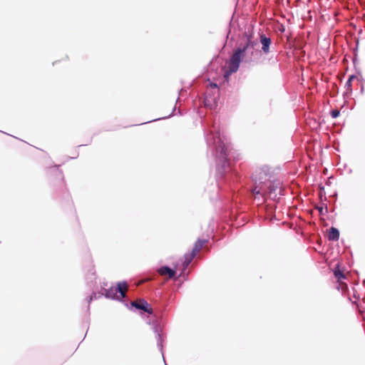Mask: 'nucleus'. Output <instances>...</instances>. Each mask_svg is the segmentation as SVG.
<instances>
[{"label":"nucleus","mask_w":365,"mask_h":365,"mask_svg":"<svg viewBox=\"0 0 365 365\" xmlns=\"http://www.w3.org/2000/svg\"><path fill=\"white\" fill-rule=\"evenodd\" d=\"M344 87L346 90V93H351L352 89H351V83L350 82V80H347L346 82L345 83V85H344Z\"/></svg>","instance_id":"obj_13"},{"label":"nucleus","mask_w":365,"mask_h":365,"mask_svg":"<svg viewBox=\"0 0 365 365\" xmlns=\"http://www.w3.org/2000/svg\"><path fill=\"white\" fill-rule=\"evenodd\" d=\"M210 86L212 88H217V85L216 83H210Z\"/></svg>","instance_id":"obj_17"},{"label":"nucleus","mask_w":365,"mask_h":365,"mask_svg":"<svg viewBox=\"0 0 365 365\" xmlns=\"http://www.w3.org/2000/svg\"><path fill=\"white\" fill-rule=\"evenodd\" d=\"M207 241L206 240H200L198 239L192 248V252L195 253V255H197L200 250L202 249V246L207 242Z\"/></svg>","instance_id":"obj_10"},{"label":"nucleus","mask_w":365,"mask_h":365,"mask_svg":"<svg viewBox=\"0 0 365 365\" xmlns=\"http://www.w3.org/2000/svg\"><path fill=\"white\" fill-rule=\"evenodd\" d=\"M254 187L252 193L258 205L264 203L267 199L278 201L284 195L282 183L274 178L270 168L267 165L255 170L252 174Z\"/></svg>","instance_id":"obj_1"},{"label":"nucleus","mask_w":365,"mask_h":365,"mask_svg":"<svg viewBox=\"0 0 365 365\" xmlns=\"http://www.w3.org/2000/svg\"><path fill=\"white\" fill-rule=\"evenodd\" d=\"M335 277L340 281L341 279H345V276L340 269H335L334 272Z\"/></svg>","instance_id":"obj_12"},{"label":"nucleus","mask_w":365,"mask_h":365,"mask_svg":"<svg viewBox=\"0 0 365 365\" xmlns=\"http://www.w3.org/2000/svg\"><path fill=\"white\" fill-rule=\"evenodd\" d=\"M153 330L155 332V336H156L158 347L160 350L163 357L164 358L163 351V336H162V329L160 328V326L158 324H153Z\"/></svg>","instance_id":"obj_6"},{"label":"nucleus","mask_w":365,"mask_h":365,"mask_svg":"<svg viewBox=\"0 0 365 365\" xmlns=\"http://www.w3.org/2000/svg\"><path fill=\"white\" fill-rule=\"evenodd\" d=\"M205 139L209 150L216 159L217 175L221 178L230 165L227 160L228 148L225 143V137L220 135L219 128L214 124L209 133H205Z\"/></svg>","instance_id":"obj_3"},{"label":"nucleus","mask_w":365,"mask_h":365,"mask_svg":"<svg viewBox=\"0 0 365 365\" xmlns=\"http://www.w3.org/2000/svg\"><path fill=\"white\" fill-rule=\"evenodd\" d=\"M339 114L340 112L337 109L332 110L330 113V115L333 118H336L339 115Z\"/></svg>","instance_id":"obj_14"},{"label":"nucleus","mask_w":365,"mask_h":365,"mask_svg":"<svg viewBox=\"0 0 365 365\" xmlns=\"http://www.w3.org/2000/svg\"><path fill=\"white\" fill-rule=\"evenodd\" d=\"M339 238V231L332 227L330 228L328 233V239L331 241H337Z\"/></svg>","instance_id":"obj_9"},{"label":"nucleus","mask_w":365,"mask_h":365,"mask_svg":"<svg viewBox=\"0 0 365 365\" xmlns=\"http://www.w3.org/2000/svg\"><path fill=\"white\" fill-rule=\"evenodd\" d=\"M128 288L126 282H120L117 287H110L106 290L105 296L108 299H123L125 297V290Z\"/></svg>","instance_id":"obj_4"},{"label":"nucleus","mask_w":365,"mask_h":365,"mask_svg":"<svg viewBox=\"0 0 365 365\" xmlns=\"http://www.w3.org/2000/svg\"><path fill=\"white\" fill-rule=\"evenodd\" d=\"M158 272L160 275L168 274V277L172 279L175 275V271L168 266H163L158 269Z\"/></svg>","instance_id":"obj_8"},{"label":"nucleus","mask_w":365,"mask_h":365,"mask_svg":"<svg viewBox=\"0 0 365 365\" xmlns=\"http://www.w3.org/2000/svg\"><path fill=\"white\" fill-rule=\"evenodd\" d=\"M260 43L262 44V51L264 53L267 54L270 51V45L272 40L269 37L266 36L264 34L260 35Z\"/></svg>","instance_id":"obj_7"},{"label":"nucleus","mask_w":365,"mask_h":365,"mask_svg":"<svg viewBox=\"0 0 365 365\" xmlns=\"http://www.w3.org/2000/svg\"><path fill=\"white\" fill-rule=\"evenodd\" d=\"M97 297H97L96 293H95V292L92 293V294L88 298V304H90L93 299H96Z\"/></svg>","instance_id":"obj_15"},{"label":"nucleus","mask_w":365,"mask_h":365,"mask_svg":"<svg viewBox=\"0 0 365 365\" xmlns=\"http://www.w3.org/2000/svg\"><path fill=\"white\" fill-rule=\"evenodd\" d=\"M131 305L137 309L143 310L150 314H153V309L145 299H140L139 302H132Z\"/></svg>","instance_id":"obj_5"},{"label":"nucleus","mask_w":365,"mask_h":365,"mask_svg":"<svg viewBox=\"0 0 365 365\" xmlns=\"http://www.w3.org/2000/svg\"><path fill=\"white\" fill-rule=\"evenodd\" d=\"M196 256L195 253H192V252L190 253H186L184 255V261L182 262V266L184 269H186L188 265L190 264L192 260L194 259V257Z\"/></svg>","instance_id":"obj_11"},{"label":"nucleus","mask_w":365,"mask_h":365,"mask_svg":"<svg viewBox=\"0 0 365 365\" xmlns=\"http://www.w3.org/2000/svg\"><path fill=\"white\" fill-rule=\"evenodd\" d=\"M356 78V76H354V75H351V76H349V78H348V80H350V82L351 83V82H352V81H353L354 78Z\"/></svg>","instance_id":"obj_16"},{"label":"nucleus","mask_w":365,"mask_h":365,"mask_svg":"<svg viewBox=\"0 0 365 365\" xmlns=\"http://www.w3.org/2000/svg\"><path fill=\"white\" fill-rule=\"evenodd\" d=\"M259 53L258 41L251 34H243L240 36L237 48L230 58L228 70L225 72V77L227 78L232 73L237 72L241 61L250 63L257 58Z\"/></svg>","instance_id":"obj_2"}]
</instances>
